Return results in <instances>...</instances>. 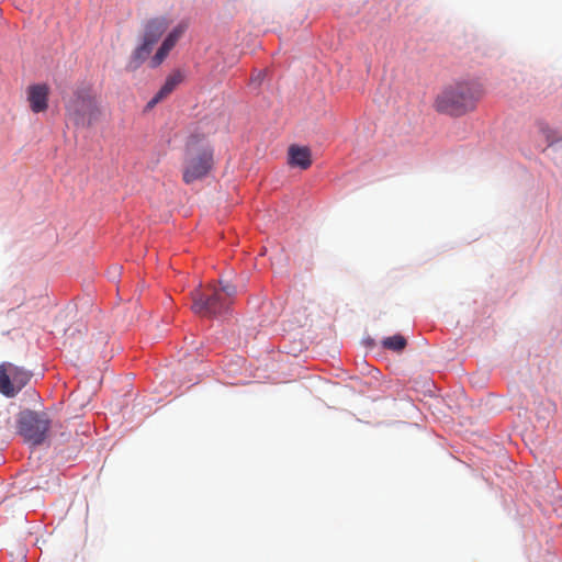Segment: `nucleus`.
<instances>
[{"instance_id":"13","label":"nucleus","mask_w":562,"mask_h":562,"mask_svg":"<svg viewBox=\"0 0 562 562\" xmlns=\"http://www.w3.org/2000/svg\"><path fill=\"white\" fill-rule=\"evenodd\" d=\"M407 341L402 335H394L391 337H386L382 340V346L385 349L400 352L405 349Z\"/></svg>"},{"instance_id":"12","label":"nucleus","mask_w":562,"mask_h":562,"mask_svg":"<svg viewBox=\"0 0 562 562\" xmlns=\"http://www.w3.org/2000/svg\"><path fill=\"white\" fill-rule=\"evenodd\" d=\"M154 44L143 38L142 45H139L132 54L131 60L127 65L128 70L137 69L150 55Z\"/></svg>"},{"instance_id":"3","label":"nucleus","mask_w":562,"mask_h":562,"mask_svg":"<svg viewBox=\"0 0 562 562\" xmlns=\"http://www.w3.org/2000/svg\"><path fill=\"white\" fill-rule=\"evenodd\" d=\"M67 117L79 127H89L100 116L95 98L87 89L76 90L66 103Z\"/></svg>"},{"instance_id":"8","label":"nucleus","mask_w":562,"mask_h":562,"mask_svg":"<svg viewBox=\"0 0 562 562\" xmlns=\"http://www.w3.org/2000/svg\"><path fill=\"white\" fill-rule=\"evenodd\" d=\"M49 88L45 83L32 85L27 88V101L34 113H41L48 108Z\"/></svg>"},{"instance_id":"1","label":"nucleus","mask_w":562,"mask_h":562,"mask_svg":"<svg viewBox=\"0 0 562 562\" xmlns=\"http://www.w3.org/2000/svg\"><path fill=\"white\" fill-rule=\"evenodd\" d=\"M483 94L481 85L476 82H461L443 90L435 101L438 112L450 115H462L475 108Z\"/></svg>"},{"instance_id":"2","label":"nucleus","mask_w":562,"mask_h":562,"mask_svg":"<svg viewBox=\"0 0 562 562\" xmlns=\"http://www.w3.org/2000/svg\"><path fill=\"white\" fill-rule=\"evenodd\" d=\"M214 165L213 148L204 137L191 135L186 150L182 179L187 184L206 177Z\"/></svg>"},{"instance_id":"15","label":"nucleus","mask_w":562,"mask_h":562,"mask_svg":"<svg viewBox=\"0 0 562 562\" xmlns=\"http://www.w3.org/2000/svg\"><path fill=\"white\" fill-rule=\"evenodd\" d=\"M266 77L265 70H258L251 75L250 82L260 86Z\"/></svg>"},{"instance_id":"7","label":"nucleus","mask_w":562,"mask_h":562,"mask_svg":"<svg viewBox=\"0 0 562 562\" xmlns=\"http://www.w3.org/2000/svg\"><path fill=\"white\" fill-rule=\"evenodd\" d=\"M186 30L187 24L180 23L169 32V34L164 40L160 47L158 48V50L150 60L151 68L158 67L166 59L170 50L176 46L179 38L183 35Z\"/></svg>"},{"instance_id":"9","label":"nucleus","mask_w":562,"mask_h":562,"mask_svg":"<svg viewBox=\"0 0 562 562\" xmlns=\"http://www.w3.org/2000/svg\"><path fill=\"white\" fill-rule=\"evenodd\" d=\"M170 23L171 21L166 16H156L148 20L144 24L143 38L155 45L161 35L167 31Z\"/></svg>"},{"instance_id":"11","label":"nucleus","mask_w":562,"mask_h":562,"mask_svg":"<svg viewBox=\"0 0 562 562\" xmlns=\"http://www.w3.org/2000/svg\"><path fill=\"white\" fill-rule=\"evenodd\" d=\"M289 164L304 170L307 169L312 165L311 150L307 147L290 146Z\"/></svg>"},{"instance_id":"14","label":"nucleus","mask_w":562,"mask_h":562,"mask_svg":"<svg viewBox=\"0 0 562 562\" xmlns=\"http://www.w3.org/2000/svg\"><path fill=\"white\" fill-rule=\"evenodd\" d=\"M218 291L222 292V294L224 295V299H227L228 305H229L232 303V297L236 293V288L234 285H231V284L227 283V284L222 285L221 288H218Z\"/></svg>"},{"instance_id":"4","label":"nucleus","mask_w":562,"mask_h":562,"mask_svg":"<svg viewBox=\"0 0 562 562\" xmlns=\"http://www.w3.org/2000/svg\"><path fill=\"white\" fill-rule=\"evenodd\" d=\"M50 423V418L45 412L25 409L18 415L16 430L25 442L38 446L47 438Z\"/></svg>"},{"instance_id":"5","label":"nucleus","mask_w":562,"mask_h":562,"mask_svg":"<svg viewBox=\"0 0 562 562\" xmlns=\"http://www.w3.org/2000/svg\"><path fill=\"white\" fill-rule=\"evenodd\" d=\"M192 311L201 316H215L228 307L227 299L218 288L209 285L205 290L195 289L192 293Z\"/></svg>"},{"instance_id":"6","label":"nucleus","mask_w":562,"mask_h":562,"mask_svg":"<svg viewBox=\"0 0 562 562\" xmlns=\"http://www.w3.org/2000/svg\"><path fill=\"white\" fill-rule=\"evenodd\" d=\"M31 372L11 362L0 364V393L15 396L31 380Z\"/></svg>"},{"instance_id":"10","label":"nucleus","mask_w":562,"mask_h":562,"mask_svg":"<svg viewBox=\"0 0 562 562\" xmlns=\"http://www.w3.org/2000/svg\"><path fill=\"white\" fill-rule=\"evenodd\" d=\"M183 80V75L180 71H175L169 75L155 97L148 102L147 108H154L157 103L168 97L176 87Z\"/></svg>"}]
</instances>
